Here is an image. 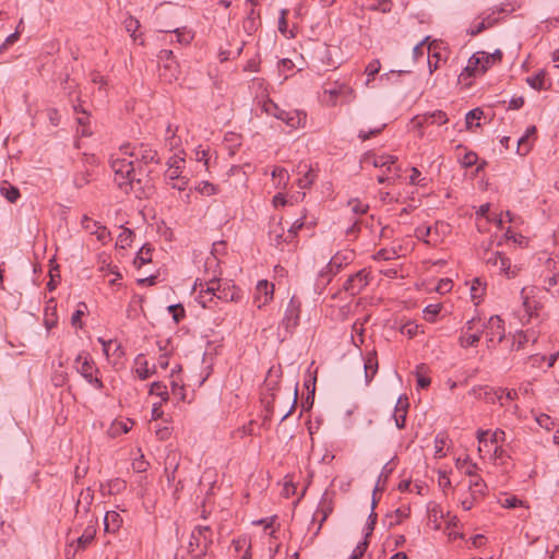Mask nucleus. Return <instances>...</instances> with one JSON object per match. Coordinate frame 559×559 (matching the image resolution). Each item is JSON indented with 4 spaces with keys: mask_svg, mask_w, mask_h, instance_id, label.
I'll return each instance as SVG.
<instances>
[{
    "mask_svg": "<svg viewBox=\"0 0 559 559\" xmlns=\"http://www.w3.org/2000/svg\"><path fill=\"white\" fill-rule=\"evenodd\" d=\"M119 151L123 157L112 156L110 167L115 182L124 193H129L134 185L142 182V176H148L150 165L160 163V157L151 144L144 142L124 143Z\"/></svg>",
    "mask_w": 559,
    "mask_h": 559,
    "instance_id": "nucleus-1",
    "label": "nucleus"
},
{
    "mask_svg": "<svg viewBox=\"0 0 559 559\" xmlns=\"http://www.w3.org/2000/svg\"><path fill=\"white\" fill-rule=\"evenodd\" d=\"M221 273L216 270L205 271L202 278H197L193 289L199 288L195 297L202 308H212L215 300L223 302H237L240 299V289L228 281L218 277Z\"/></svg>",
    "mask_w": 559,
    "mask_h": 559,
    "instance_id": "nucleus-2",
    "label": "nucleus"
},
{
    "mask_svg": "<svg viewBox=\"0 0 559 559\" xmlns=\"http://www.w3.org/2000/svg\"><path fill=\"white\" fill-rule=\"evenodd\" d=\"M74 368L94 389L102 390L104 388V382L99 377L100 371L88 353L82 352L75 357Z\"/></svg>",
    "mask_w": 559,
    "mask_h": 559,
    "instance_id": "nucleus-3",
    "label": "nucleus"
},
{
    "mask_svg": "<svg viewBox=\"0 0 559 559\" xmlns=\"http://www.w3.org/2000/svg\"><path fill=\"white\" fill-rule=\"evenodd\" d=\"M537 292L536 287H523L521 289L523 313L520 314V320L522 324H528L532 319L539 318L543 304L537 296Z\"/></svg>",
    "mask_w": 559,
    "mask_h": 559,
    "instance_id": "nucleus-4",
    "label": "nucleus"
},
{
    "mask_svg": "<svg viewBox=\"0 0 559 559\" xmlns=\"http://www.w3.org/2000/svg\"><path fill=\"white\" fill-rule=\"evenodd\" d=\"M212 543L213 533L211 527L199 525L194 527L190 535L189 552L194 554L195 557L204 556Z\"/></svg>",
    "mask_w": 559,
    "mask_h": 559,
    "instance_id": "nucleus-5",
    "label": "nucleus"
},
{
    "mask_svg": "<svg viewBox=\"0 0 559 559\" xmlns=\"http://www.w3.org/2000/svg\"><path fill=\"white\" fill-rule=\"evenodd\" d=\"M301 301L296 296H293L286 306L280 328H283L286 334H293L295 329L299 325Z\"/></svg>",
    "mask_w": 559,
    "mask_h": 559,
    "instance_id": "nucleus-6",
    "label": "nucleus"
},
{
    "mask_svg": "<svg viewBox=\"0 0 559 559\" xmlns=\"http://www.w3.org/2000/svg\"><path fill=\"white\" fill-rule=\"evenodd\" d=\"M481 259L488 266L498 267L500 273L507 277H514L516 275V272L511 270L510 259L500 251L486 249Z\"/></svg>",
    "mask_w": 559,
    "mask_h": 559,
    "instance_id": "nucleus-7",
    "label": "nucleus"
},
{
    "mask_svg": "<svg viewBox=\"0 0 559 559\" xmlns=\"http://www.w3.org/2000/svg\"><path fill=\"white\" fill-rule=\"evenodd\" d=\"M485 332L487 346L499 344L504 338V322L499 316H491L486 324H481Z\"/></svg>",
    "mask_w": 559,
    "mask_h": 559,
    "instance_id": "nucleus-8",
    "label": "nucleus"
},
{
    "mask_svg": "<svg viewBox=\"0 0 559 559\" xmlns=\"http://www.w3.org/2000/svg\"><path fill=\"white\" fill-rule=\"evenodd\" d=\"M371 272L367 269H361L358 272L348 276L343 284V289L350 296L360 294L370 283Z\"/></svg>",
    "mask_w": 559,
    "mask_h": 559,
    "instance_id": "nucleus-9",
    "label": "nucleus"
},
{
    "mask_svg": "<svg viewBox=\"0 0 559 559\" xmlns=\"http://www.w3.org/2000/svg\"><path fill=\"white\" fill-rule=\"evenodd\" d=\"M81 225L84 230L91 235H95L98 241L106 243L109 240L110 233L107 227L102 225L99 222L92 219L87 215H83Z\"/></svg>",
    "mask_w": 559,
    "mask_h": 559,
    "instance_id": "nucleus-10",
    "label": "nucleus"
},
{
    "mask_svg": "<svg viewBox=\"0 0 559 559\" xmlns=\"http://www.w3.org/2000/svg\"><path fill=\"white\" fill-rule=\"evenodd\" d=\"M448 116L442 110H435L431 112H426L424 115H418L413 119V123L416 128L421 129L429 124L442 126L448 122Z\"/></svg>",
    "mask_w": 559,
    "mask_h": 559,
    "instance_id": "nucleus-11",
    "label": "nucleus"
},
{
    "mask_svg": "<svg viewBox=\"0 0 559 559\" xmlns=\"http://www.w3.org/2000/svg\"><path fill=\"white\" fill-rule=\"evenodd\" d=\"M276 119L282 120L285 122L288 127L293 129H298L300 127H304L306 123L307 115L304 111L299 110H284L281 109L276 111V115L274 116Z\"/></svg>",
    "mask_w": 559,
    "mask_h": 559,
    "instance_id": "nucleus-12",
    "label": "nucleus"
},
{
    "mask_svg": "<svg viewBox=\"0 0 559 559\" xmlns=\"http://www.w3.org/2000/svg\"><path fill=\"white\" fill-rule=\"evenodd\" d=\"M355 259V252L352 249H344L336 252L329 262V270L338 273L343 267L349 265Z\"/></svg>",
    "mask_w": 559,
    "mask_h": 559,
    "instance_id": "nucleus-13",
    "label": "nucleus"
},
{
    "mask_svg": "<svg viewBox=\"0 0 559 559\" xmlns=\"http://www.w3.org/2000/svg\"><path fill=\"white\" fill-rule=\"evenodd\" d=\"M168 168L165 173L166 181H175L181 178L182 168L185 165V158L178 153H175L167 160Z\"/></svg>",
    "mask_w": 559,
    "mask_h": 559,
    "instance_id": "nucleus-14",
    "label": "nucleus"
},
{
    "mask_svg": "<svg viewBox=\"0 0 559 559\" xmlns=\"http://www.w3.org/2000/svg\"><path fill=\"white\" fill-rule=\"evenodd\" d=\"M274 285L267 281L262 280L258 282L254 301L258 304V308H262L273 299Z\"/></svg>",
    "mask_w": 559,
    "mask_h": 559,
    "instance_id": "nucleus-15",
    "label": "nucleus"
},
{
    "mask_svg": "<svg viewBox=\"0 0 559 559\" xmlns=\"http://www.w3.org/2000/svg\"><path fill=\"white\" fill-rule=\"evenodd\" d=\"M451 233L450 224L439 221L433 226H430L431 239L427 240V245L437 246L443 238Z\"/></svg>",
    "mask_w": 559,
    "mask_h": 559,
    "instance_id": "nucleus-16",
    "label": "nucleus"
},
{
    "mask_svg": "<svg viewBox=\"0 0 559 559\" xmlns=\"http://www.w3.org/2000/svg\"><path fill=\"white\" fill-rule=\"evenodd\" d=\"M407 408H408V399L406 396H404V397L400 396L396 402L395 411L393 414L395 425L399 429L405 428Z\"/></svg>",
    "mask_w": 559,
    "mask_h": 559,
    "instance_id": "nucleus-17",
    "label": "nucleus"
},
{
    "mask_svg": "<svg viewBox=\"0 0 559 559\" xmlns=\"http://www.w3.org/2000/svg\"><path fill=\"white\" fill-rule=\"evenodd\" d=\"M93 501L94 491L90 487L81 490L76 501L75 512L78 514L81 512H83L84 514L88 513Z\"/></svg>",
    "mask_w": 559,
    "mask_h": 559,
    "instance_id": "nucleus-18",
    "label": "nucleus"
},
{
    "mask_svg": "<svg viewBox=\"0 0 559 559\" xmlns=\"http://www.w3.org/2000/svg\"><path fill=\"white\" fill-rule=\"evenodd\" d=\"M364 369L366 384H369L378 372V359L374 350L365 357Z\"/></svg>",
    "mask_w": 559,
    "mask_h": 559,
    "instance_id": "nucleus-19",
    "label": "nucleus"
},
{
    "mask_svg": "<svg viewBox=\"0 0 559 559\" xmlns=\"http://www.w3.org/2000/svg\"><path fill=\"white\" fill-rule=\"evenodd\" d=\"M226 253V242L217 241L213 243L211 257L205 260V271H210V269L216 270L218 266V258L217 255Z\"/></svg>",
    "mask_w": 559,
    "mask_h": 559,
    "instance_id": "nucleus-20",
    "label": "nucleus"
},
{
    "mask_svg": "<svg viewBox=\"0 0 559 559\" xmlns=\"http://www.w3.org/2000/svg\"><path fill=\"white\" fill-rule=\"evenodd\" d=\"M468 489L474 500H479L487 493V485L480 476H475L474 479H469Z\"/></svg>",
    "mask_w": 559,
    "mask_h": 559,
    "instance_id": "nucleus-21",
    "label": "nucleus"
},
{
    "mask_svg": "<svg viewBox=\"0 0 559 559\" xmlns=\"http://www.w3.org/2000/svg\"><path fill=\"white\" fill-rule=\"evenodd\" d=\"M489 435V430L479 429L477 431L476 438L478 440V452L481 457H485L486 455L489 456V454L493 450L495 444H490V440L488 439Z\"/></svg>",
    "mask_w": 559,
    "mask_h": 559,
    "instance_id": "nucleus-22",
    "label": "nucleus"
},
{
    "mask_svg": "<svg viewBox=\"0 0 559 559\" xmlns=\"http://www.w3.org/2000/svg\"><path fill=\"white\" fill-rule=\"evenodd\" d=\"M324 93L329 94L330 96L328 104L330 106H335L337 104L338 96H344L347 98V100H349V96L352 95L353 90L348 85L342 84L337 87L325 90Z\"/></svg>",
    "mask_w": 559,
    "mask_h": 559,
    "instance_id": "nucleus-23",
    "label": "nucleus"
},
{
    "mask_svg": "<svg viewBox=\"0 0 559 559\" xmlns=\"http://www.w3.org/2000/svg\"><path fill=\"white\" fill-rule=\"evenodd\" d=\"M478 53H474L467 62V66L464 68L462 73L460 74V79L472 78L477 75H483L480 73V63H479Z\"/></svg>",
    "mask_w": 559,
    "mask_h": 559,
    "instance_id": "nucleus-24",
    "label": "nucleus"
},
{
    "mask_svg": "<svg viewBox=\"0 0 559 559\" xmlns=\"http://www.w3.org/2000/svg\"><path fill=\"white\" fill-rule=\"evenodd\" d=\"M122 524L121 515L116 511H108L104 518V526L107 533L117 532Z\"/></svg>",
    "mask_w": 559,
    "mask_h": 559,
    "instance_id": "nucleus-25",
    "label": "nucleus"
},
{
    "mask_svg": "<svg viewBox=\"0 0 559 559\" xmlns=\"http://www.w3.org/2000/svg\"><path fill=\"white\" fill-rule=\"evenodd\" d=\"M367 160L370 162L374 167H386L389 173H392L394 168L392 166L396 163L397 157L393 155H378L367 157Z\"/></svg>",
    "mask_w": 559,
    "mask_h": 559,
    "instance_id": "nucleus-26",
    "label": "nucleus"
},
{
    "mask_svg": "<svg viewBox=\"0 0 559 559\" xmlns=\"http://www.w3.org/2000/svg\"><path fill=\"white\" fill-rule=\"evenodd\" d=\"M260 26V14L252 8L243 21L242 27L248 35H252Z\"/></svg>",
    "mask_w": 559,
    "mask_h": 559,
    "instance_id": "nucleus-27",
    "label": "nucleus"
},
{
    "mask_svg": "<svg viewBox=\"0 0 559 559\" xmlns=\"http://www.w3.org/2000/svg\"><path fill=\"white\" fill-rule=\"evenodd\" d=\"M95 534H96V530H95L94 525H88L84 530L83 534L76 538V540H75V543H76L75 551L86 549L87 546L94 540Z\"/></svg>",
    "mask_w": 559,
    "mask_h": 559,
    "instance_id": "nucleus-28",
    "label": "nucleus"
},
{
    "mask_svg": "<svg viewBox=\"0 0 559 559\" xmlns=\"http://www.w3.org/2000/svg\"><path fill=\"white\" fill-rule=\"evenodd\" d=\"M497 22L498 19L488 15L487 17H484L481 21L474 23L468 28L467 34H469L471 36H476L480 34L483 31L487 29L488 27L493 26Z\"/></svg>",
    "mask_w": 559,
    "mask_h": 559,
    "instance_id": "nucleus-29",
    "label": "nucleus"
},
{
    "mask_svg": "<svg viewBox=\"0 0 559 559\" xmlns=\"http://www.w3.org/2000/svg\"><path fill=\"white\" fill-rule=\"evenodd\" d=\"M0 193L3 198H5L10 203H15L21 197L20 190L9 183L8 181H3L0 186Z\"/></svg>",
    "mask_w": 559,
    "mask_h": 559,
    "instance_id": "nucleus-30",
    "label": "nucleus"
},
{
    "mask_svg": "<svg viewBox=\"0 0 559 559\" xmlns=\"http://www.w3.org/2000/svg\"><path fill=\"white\" fill-rule=\"evenodd\" d=\"M481 333L483 330H476L475 332L463 331L459 338V343L464 348L474 346L479 342Z\"/></svg>",
    "mask_w": 559,
    "mask_h": 559,
    "instance_id": "nucleus-31",
    "label": "nucleus"
},
{
    "mask_svg": "<svg viewBox=\"0 0 559 559\" xmlns=\"http://www.w3.org/2000/svg\"><path fill=\"white\" fill-rule=\"evenodd\" d=\"M165 145L169 147V150H178L181 145L180 136L176 134V130H174L170 124H168L166 129Z\"/></svg>",
    "mask_w": 559,
    "mask_h": 559,
    "instance_id": "nucleus-32",
    "label": "nucleus"
},
{
    "mask_svg": "<svg viewBox=\"0 0 559 559\" xmlns=\"http://www.w3.org/2000/svg\"><path fill=\"white\" fill-rule=\"evenodd\" d=\"M526 83L536 91L546 90L545 85V71H539L538 73L527 76Z\"/></svg>",
    "mask_w": 559,
    "mask_h": 559,
    "instance_id": "nucleus-33",
    "label": "nucleus"
},
{
    "mask_svg": "<svg viewBox=\"0 0 559 559\" xmlns=\"http://www.w3.org/2000/svg\"><path fill=\"white\" fill-rule=\"evenodd\" d=\"M536 132V127L531 126L526 129V132L523 136L518 140V153L521 155H525L530 151V145L527 144V139L530 135Z\"/></svg>",
    "mask_w": 559,
    "mask_h": 559,
    "instance_id": "nucleus-34",
    "label": "nucleus"
},
{
    "mask_svg": "<svg viewBox=\"0 0 559 559\" xmlns=\"http://www.w3.org/2000/svg\"><path fill=\"white\" fill-rule=\"evenodd\" d=\"M195 190L202 194V195H206V197H211V195H215L218 193L219 189L217 186H215L214 183L210 182V181H200L197 187H195Z\"/></svg>",
    "mask_w": 559,
    "mask_h": 559,
    "instance_id": "nucleus-35",
    "label": "nucleus"
},
{
    "mask_svg": "<svg viewBox=\"0 0 559 559\" xmlns=\"http://www.w3.org/2000/svg\"><path fill=\"white\" fill-rule=\"evenodd\" d=\"M150 394L159 396L162 400L160 402H166L169 397L167 386L159 381L153 382L151 384Z\"/></svg>",
    "mask_w": 559,
    "mask_h": 559,
    "instance_id": "nucleus-36",
    "label": "nucleus"
},
{
    "mask_svg": "<svg viewBox=\"0 0 559 559\" xmlns=\"http://www.w3.org/2000/svg\"><path fill=\"white\" fill-rule=\"evenodd\" d=\"M134 233L129 228H122L120 234L117 237V246L124 249L130 247L133 241Z\"/></svg>",
    "mask_w": 559,
    "mask_h": 559,
    "instance_id": "nucleus-37",
    "label": "nucleus"
},
{
    "mask_svg": "<svg viewBox=\"0 0 559 559\" xmlns=\"http://www.w3.org/2000/svg\"><path fill=\"white\" fill-rule=\"evenodd\" d=\"M151 261H152V249L147 246H142L135 257L134 264H136L139 267H141L142 265H144Z\"/></svg>",
    "mask_w": 559,
    "mask_h": 559,
    "instance_id": "nucleus-38",
    "label": "nucleus"
},
{
    "mask_svg": "<svg viewBox=\"0 0 559 559\" xmlns=\"http://www.w3.org/2000/svg\"><path fill=\"white\" fill-rule=\"evenodd\" d=\"M272 177L277 187H286L289 179L288 171L283 167H275L272 171Z\"/></svg>",
    "mask_w": 559,
    "mask_h": 559,
    "instance_id": "nucleus-39",
    "label": "nucleus"
},
{
    "mask_svg": "<svg viewBox=\"0 0 559 559\" xmlns=\"http://www.w3.org/2000/svg\"><path fill=\"white\" fill-rule=\"evenodd\" d=\"M425 369V365L416 367V382L418 389H427L431 383L430 378L424 372Z\"/></svg>",
    "mask_w": 559,
    "mask_h": 559,
    "instance_id": "nucleus-40",
    "label": "nucleus"
},
{
    "mask_svg": "<svg viewBox=\"0 0 559 559\" xmlns=\"http://www.w3.org/2000/svg\"><path fill=\"white\" fill-rule=\"evenodd\" d=\"M164 62H165L164 72L160 75L164 76L168 81H171L173 79H177V75H178L177 62L174 59L169 60V61H164Z\"/></svg>",
    "mask_w": 559,
    "mask_h": 559,
    "instance_id": "nucleus-41",
    "label": "nucleus"
},
{
    "mask_svg": "<svg viewBox=\"0 0 559 559\" xmlns=\"http://www.w3.org/2000/svg\"><path fill=\"white\" fill-rule=\"evenodd\" d=\"M334 270L331 269L329 270V263L319 272L318 274V280H317V285H322V286H325L328 285L331 280L333 278V276H335L337 273L336 272H333Z\"/></svg>",
    "mask_w": 559,
    "mask_h": 559,
    "instance_id": "nucleus-42",
    "label": "nucleus"
},
{
    "mask_svg": "<svg viewBox=\"0 0 559 559\" xmlns=\"http://www.w3.org/2000/svg\"><path fill=\"white\" fill-rule=\"evenodd\" d=\"M168 312L171 313L176 323H179L186 316L185 308L181 304L168 306Z\"/></svg>",
    "mask_w": 559,
    "mask_h": 559,
    "instance_id": "nucleus-43",
    "label": "nucleus"
},
{
    "mask_svg": "<svg viewBox=\"0 0 559 559\" xmlns=\"http://www.w3.org/2000/svg\"><path fill=\"white\" fill-rule=\"evenodd\" d=\"M124 27H126V31L128 33H130V35L133 37V39L136 40L138 36L135 33L140 27V22L136 19L130 16V17L126 19Z\"/></svg>",
    "mask_w": 559,
    "mask_h": 559,
    "instance_id": "nucleus-44",
    "label": "nucleus"
},
{
    "mask_svg": "<svg viewBox=\"0 0 559 559\" xmlns=\"http://www.w3.org/2000/svg\"><path fill=\"white\" fill-rule=\"evenodd\" d=\"M408 516V512L402 509H396L394 511V514H388L386 518L390 520L389 525H397L400 524L404 519Z\"/></svg>",
    "mask_w": 559,
    "mask_h": 559,
    "instance_id": "nucleus-45",
    "label": "nucleus"
},
{
    "mask_svg": "<svg viewBox=\"0 0 559 559\" xmlns=\"http://www.w3.org/2000/svg\"><path fill=\"white\" fill-rule=\"evenodd\" d=\"M485 290V285L479 278H475L471 287V296L473 300L480 299Z\"/></svg>",
    "mask_w": 559,
    "mask_h": 559,
    "instance_id": "nucleus-46",
    "label": "nucleus"
},
{
    "mask_svg": "<svg viewBox=\"0 0 559 559\" xmlns=\"http://www.w3.org/2000/svg\"><path fill=\"white\" fill-rule=\"evenodd\" d=\"M415 237L418 239V240H423L425 243H427V240L428 239H431V234H430V226H427V225H420L418 226L415 231Z\"/></svg>",
    "mask_w": 559,
    "mask_h": 559,
    "instance_id": "nucleus-47",
    "label": "nucleus"
},
{
    "mask_svg": "<svg viewBox=\"0 0 559 559\" xmlns=\"http://www.w3.org/2000/svg\"><path fill=\"white\" fill-rule=\"evenodd\" d=\"M49 276H50V280L47 283V288H48V290L52 292L53 289H56L57 284H58V282L60 280V273H59V266L58 265H56L55 267L50 269Z\"/></svg>",
    "mask_w": 559,
    "mask_h": 559,
    "instance_id": "nucleus-48",
    "label": "nucleus"
},
{
    "mask_svg": "<svg viewBox=\"0 0 559 559\" xmlns=\"http://www.w3.org/2000/svg\"><path fill=\"white\" fill-rule=\"evenodd\" d=\"M270 236H271V240L272 242L276 246V247H280L283 242H286V243H289L292 242L293 240L288 237V235H284L283 231L281 233H277L275 229L272 230L270 233Z\"/></svg>",
    "mask_w": 559,
    "mask_h": 559,
    "instance_id": "nucleus-49",
    "label": "nucleus"
},
{
    "mask_svg": "<svg viewBox=\"0 0 559 559\" xmlns=\"http://www.w3.org/2000/svg\"><path fill=\"white\" fill-rule=\"evenodd\" d=\"M477 53L480 61V73H485L493 64V61L491 60L489 53L485 51H478Z\"/></svg>",
    "mask_w": 559,
    "mask_h": 559,
    "instance_id": "nucleus-50",
    "label": "nucleus"
},
{
    "mask_svg": "<svg viewBox=\"0 0 559 559\" xmlns=\"http://www.w3.org/2000/svg\"><path fill=\"white\" fill-rule=\"evenodd\" d=\"M176 35H177V40L178 43L180 44H189L193 36L191 35L190 32L187 31L186 27H182V28H176L173 31Z\"/></svg>",
    "mask_w": 559,
    "mask_h": 559,
    "instance_id": "nucleus-51",
    "label": "nucleus"
},
{
    "mask_svg": "<svg viewBox=\"0 0 559 559\" xmlns=\"http://www.w3.org/2000/svg\"><path fill=\"white\" fill-rule=\"evenodd\" d=\"M380 68H381V64H380V61L378 59H373L371 60L367 67H366V74L368 75V81H370L371 79H373L376 76V74L379 73L380 71Z\"/></svg>",
    "mask_w": 559,
    "mask_h": 559,
    "instance_id": "nucleus-52",
    "label": "nucleus"
},
{
    "mask_svg": "<svg viewBox=\"0 0 559 559\" xmlns=\"http://www.w3.org/2000/svg\"><path fill=\"white\" fill-rule=\"evenodd\" d=\"M484 111L480 108H474L465 115L466 127L469 129L474 120H480Z\"/></svg>",
    "mask_w": 559,
    "mask_h": 559,
    "instance_id": "nucleus-53",
    "label": "nucleus"
},
{
    "mask_svg": "<svg viewBox=\"0 0 559 559\" xmlns=\"http://www.w3.org/2000/svg\"><path fill=\"white\" fill-rule=\"evenodd\" d=\"M385 126L386 124L383 123L380 127H377V128L371 129L369 131L360 130L359 133H358V138L361 141H367V140L371 139L372 136L380 134L382 132V130L385 128Z\"/></svg>",
    "mask_w": 559,
    "mask_h": 559,
    "instance_id": "nucleus-54",
    "label": "nucleus"
},
{
    "mask_svg": "<svg viewBox=\"0 0 559 559\" xmlns=\"http://www.w3.org/2000/svg\"><path fill=\"white\" fill-rule=\"evenodd\" d=\"M348 206H350L352 209V212L355 213V214H365L367 213L368 209H369V205L366 204V203H362L361 201L359 200H350L348 202Z\"/></svg>",
    "mask_w": 559,
    "mask_h": 559,
    "instance_id": "nucleus-55",
    "label": "nucleus"
},
{
    "mask_svg": "<svg viewBox=\"0 0 559 559\" xmlns=\"http://www.w3.org/2000/svg\"><path fill=\"white\" fill-rule=\"evenodd\" d=\"M530 336H533V343H535L537 337L534 335V332L531 333L530 331H525V332L520 331L518 333L519 338H518V343H516V349L523 348L524 344L526 342H528Z\"/></svg>",
    "mask_w": 559,
    "mask_h": 559,
    "instance_id": "nucleus-56",
    "label": "nucleus"
},
{
    "mask_svg": "<svg viewBox=\"0 0 559 559\" xmlns=\"http://www.w3.org/2000/svg\"><path fill=\"white\" fill-rule=\"evenodd\" d=\"M261 108L265 114L273 117L276 115V111L280 110V107L270 98H266L262 102Z\"/></svg>",
    "mask_w": 559,
    "mask_h": 559,
    "instance_id": "nucleus-57",
    "label": "nucleus"
},
{
    "mask_svg": "<svg viewBox=\"0 0 559 559\" xmlns=\"http://www.w3.org/2000/svg\"><path fill=\"white\" fill-rule=\"evenodd\" d=\"M316 179V175L312 169H309L302 178L298 180V186L301 189L310 187Z\"/></svg>",
    "mask_w": 559,
    "mask_h": 559,
    "instance_id": "nucleus-58",
    "label": "nucleus"
},
{
    "mask_svg": "<svg viewBox=\"0 0 559 559\" xmlns=\"http://www.w3.org/2000/svg\"><path fill=\"white\" fill-rule=\"evenodd\" d=\"M395 258V251L390 249H380L374 255L373 259L378 261H389Z\"/></svg>",
    "mask_w": 559,
    "mask_h": 559,
    "instance_id": "nucleus-59",
    "label": "nucleus"
},
{
    "mask_svg": "<svg viewBox=\"0 0 559 559\" xmlns=\"http://www.w3.org/2000/svg\"><path fill=\"white\" fill-rule=\"evenodd\" d=\"M367 547H368V539L365 538L353 550V552L350 555V559H360L364 556L365 551L367 550Z\"/></svg>",
    "mask_w": 559,
    "mask_h": 559,
    "instance_id": "nucleus-60",
    "label": "nucleus"
},
{
    "mask_svg": "<svg viewBox=\"0 0 559 559\" xmlns=\"http://www.w3.org/2000/svg\"><path fill=\"white\" fill-rule=\"evenodd\" d=\"M506 456H507L506 451L499 444H496L493 447V450L489 454V457L491 460H493L495 462L500 461V464L503 463V460Z\"/></svg>",
    "mask_w": 559,
    "mask_h": 559,
    "instance_id": "nucleus-61",
    "label": "nucleus"
},
{
    "mask_svg": "<svg viewBox=\"0 0 559 559\" xmlns=\"http://www.w3.org/2000/svg\"><path fill=\"white\" fill-rule=\"evenodd\" d=\"M440 312V306L439 305H428L424 309L425 319L428 321H433L436 316Z\"/></svg>",
    "mask_w": 559,
    "mask_h": 559,
    "instance_id": "nucleus-62",
    "label": "nucleus"
},
{
    "mask_svg": "<svg viewBox=\"0 0 559 559\" xmlns=\"http://www.w3.org/2000/svg\"><path fill=\"white\" fill-rule=\"evenodd\" d=\"M374 10H379L382 13L391 12L393 3L391 0H377V3L372 5Z\"/></svg>",
    "mask_w": 559,
    "mask_h": 559,
    "instance_id": "nucleus-63",
    "label": "nucleus"
},
{
    "mask_svg": "<svg viewBox=\"0 0 559 559\" xmlns=\"http://www.w3.org/2000/svg\"><path fill=\"white\" fill-rule=\"evenodd\" d=\"M305 225L304 223V217L302 218H299V219H296L292 226L289 227L288 231H287V235L288 237L294 241L295 237L297 236V233L298 230H300L302 228V226Z\"/></svg>",
    "mask_w": 559,
    "mask_h": 559,
    "instance_id": "nucleus-64",
    "label": "nucleus"
}]
</instances>
